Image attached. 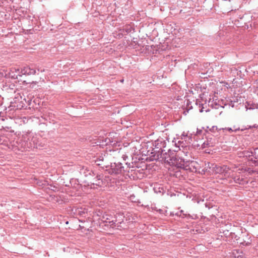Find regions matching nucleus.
Masks as SVG:
<instances>
[{
    "mask_svg": "<svg viewBox=\"0 0 258 258\" xmlns=\"http://www.w3.org/2000/svg\"><path fill=\"white\" fill-rule=\"evenodd\" d=\"M221 130H224V128H221ZM224 130H228V131H229L230 133L231 132H236L237 131H239V128H235L234 130H232L231 128L230 127H228V128H224Z\"/></svg>",
    "mask_w": 258,
    "mask_h": 258,
    "instance_id": "nucleus-27",
    "label": "nucleus"
},
{
    "mask_svg": "<svg viewBox=\"0 0 258 258\" xmlns=\"http://www.w3.org/2000/svg\"><path fill=\"white\" fill-rule=\"evenodd\" d=\"M207 128L209 129L208 132L211 134H214L213 135L218 134L219 131L221 130V128L218 129L217 126H212L211 127L208 126Z\"/></svg>",
    "mask_w": 258,
    "mask_h": 258,
    "instance_id": "nucleus-18",
    "label": "nucleus"
},
{
    "mask_svg": "<svg viewBox=\"0 0 258 258\" xmlns=\"http://www.w3.org/2000/svg\"><path fill=\"white\" fill-rule=\"evenodd\" d=\"M201 105L202 106V108L200 109V112H202L204 111V110H203V109L204 108V107L203 106L204 104H199V107H200Z\"/></svg>",
    "mask_w": 258,
    "mask_h": 258,
    "instance_id": "nucleus-29",
    "label": "nucleus"
},
{
    "mask_svg": "<svg viewBox=\"0 0 258 258\" xmlns=\"http://www.w3.org/2000/svg\"><path fill=\"white\" fill-rule=\"evenodd\" d=\"M79 172L81 174L84 175L85 177H87L89 175L95 176L96 173L92 170H90L87 167L81 166L80 167Z\"/></svg>",
    "mask_w": 258,
    "mask_h": 258,
    "instance_id": "nucleus-7",
    "label": "nucleus"
},
{
    "mask_svg": "<svg viewBox=\"0 0 258 258\" xmlns=\"http://www.w3.org/2000/svg\"><path fill=\"white\" fill-rule=\"evenodd\" d=\"M253 163L258 164V148L254 149V160Z\"/></svg>",
    "mask_w": 258,
    "mask_h": 258,
    "instance_id": "nucleus-19",
    "label": "nucleus"
},
{
    "mask_svg": "<svg viewBox=\"0 0 258 258\" xmlns=\"http://www.w3.org/2000/svg\"><path fill=\"white\" fill-rule=\"evenodd\" d=\"M33 98V96L32 95H30V96L29 95H27V98H24V100L27 104L28 105H30Z\"/></svg>",
    "mask_w": 258,
    "mask_h": 258,
    "instance_id": "nucleus-20",
    "label": "nucleus"
},
{
    "mask_svg": "<svg viewBox=\"0 0 258 258\" xmlns=\"http://www.w3.org/2000/svg\"><path fill=\"white\" fill-rule=\"evenodd\" d=\"M179 212L180 214L181 215L182 213L183 212V211L181 210V211H179Z\"/></svg>",
    "mask_w": 258,
    "mask_h": 258,
    "instance_id": "nucleus-34",
    "label": "nucleus"
},
{
    "mask_svg": "<svg viewBox=\"0 0 258 258\" xmlns=\"http://www.w3.org/2000/svg\"><path fill=\"white\" fill-rule=\"evenodd\" d=\"M253 127H258V125H257V126H256V125H253Z\"/></svg>",
    "mask_w": 258,
    "mask_h": 258,
    "instance_id": "nucleus-36",
    "label": "nucleus"
},
{
    "mask_svg": "<svg viewBox=\"0 0 258 258\" xmlns=\"http://www.w3.org/2000/svg\"><path fill=\"white\" fill-rule=\"evenodd\" d=\"M146 36L148 37L147 33H146Z\"/></svg>",
    "mask_w": 258,
    "mask_h": 258,
    "instance_id": "nucleus-38",
    "label": "nucleus"
},
{
    "mask_svg": "<svg viewBox=\"0 0 258 258\" xmlns=\"http://www.w3.org/2000/svg\"><path fill=\"white\" fill-rule=\"evenodd\" d=\"M21 73L25 75H34L36 73V71L29 66H26L21 69Z\"/></svg>",
    "mask_w": 258,
    "mask_h": 258,
    "instance_id": "nucleus-8",
    "label": "nucleus"
},
{
    "mask_svg": "<svg viewBox=\"0 0 258 258\" xmlns=\"http://www.w3.org/2000/svg\"><path fill=\"white\" fill-rule=\"evenodd\" d=\"M243 156H245L248 158V160L251 161L253 162L254 160V151H244L243 152Z\"/></svg>",
    "mask_w": 258,
    "mask_h": 258,
    "instance_id": "nucleus-14",
    "label": "nucleus"
},
{
    "mask_svg": "<svg viewBox=\"0 0 258 258\" xmlns=\"http://www.w3.org/2000/svg\"><path fill=\"white\" fill-rule=\"evenodd\" d=\"M32 83H34L35 84H36L37 83V82H33Z\"/></svg>",
    "mask_w": 258,
    "mask_h": 258,
    "instance_id": "nucleus-37",
    "label": "nucleus"
},
{
    "mask_svg": "<svg viewBox=\"0 0 258 258\" xmlns=\"http://www.w3.org/2000/svg\"><path fill=\"white\" fill-rule=\"evenodd\" d=\"M114 219V218L112 215L107 214H104L102 217L101 220L103 223H108L107 226L113 227L116 222V220H115ZM105 225H107V224Z\"/></svg>",
    "mask_w": 258,
    "mask_h": 258,
    "instance_id": "nucleus-6",
    "label": "nucleus"
},
{
    "mask_svg": "<svg viewBox=\"0 0 258 258\" xmlns=\"http://www.w3.org/2000/svg\"><path fill=\"white\" fill-rule=\"evenodd\" d=\"M223 233L224 234V235L225 236V237H227V235L229 234V231L228 230L224 231Z\"/></svg>",
    "mask_w": 258,
    "mask_h": 258,
    "instance_id": "nucleus-30",
    "label": "nucleus"
},
{
    "mask_svg": "<svg viewBox=\"0 0 258 258\" xmlns=\"http://www.w3.org/2000/svg\"><path fill=\"white\" fill-rule=\"evenodd\" d=\"M234 181L238 184H241L243 181V179L240 178L239 176H235L233 177Z\"/></svg>",
    "mask_w": 258,
    "mask_h": 258,
    "instance_id": "nucleus-21",
    "label": "nucleus"
},
{
    "mask_svg": "<svg viewBox=\"0 0 258 258\" xmlns=\"http://www.w3.org/2000/svg\"><path fill=\"white\" fill-rule=\"evenodd\" d=\"M165 141H161L159 147H157L159 143L156 145V148L159 149V150L153 155L154 159L163 162L171 166L173 170H177L176 172L180 171V169H183L185 162V159L180 157L179 154L170 149H168V152H166L165 149H162V147H165Z\"/></svg>",
    "mask_w": 258,
    "mask_h": 258,
    "instance_id": "nucleus-1",
    "label": "nucleus"
},
{
    "mask_svg": "<svg viewBox=\"0 0 258 258\" xmlns=\"http://www.w3.org/2000/svg\"><path fill=\"white\" fill-rule=\"evenodd\" d=\"M36 140V138H34L31 133H27L22 136L19 143V146L22 151L28 150L35 147Z\"/></svg>",
    "mask_w": 258,
    "mask_h": 258,
    "instance_id": "nucleus-2",
    "label": "nucleus"
},
{
    "mask_svg": "<svg viewBox=\"0 0 258 258\" xmlns=\"http://www.w3.org/2000/svg\"><path fill=\"white\" fill-rule=\"evenodd\" d=\"M95 160L97 162H104V153L98 156Z\"/></svg>",
    "mask_w": 258,
    "mask_h": 258,
    "instance_id": "nucleus-22",
    "label": "nucleus"
},
{
    "mask_svg": "<svg viewBox=\"0 0 258 258\" xmlns=\"http://www.w3.org/2000/svg\"><path fill=\"white\" fill-rule=\"evenodd\" d=\"M146 38H144V36H143L142 37L140 38H138L137 37H133L131 41L133 42V43H134L135 45L138 44V45H141L144 42V39H145Z\"/></svg>",
    "mask_w": 258,
    "mask_h": 258,
    "instance_id": "nucleus-16",
    "label": "nucleus"
},
{
    "mask_svg": "<svg viewBox=\"0 0 258 258\" xmlns=\"http://www.w3.org/2000/svg\"><path fill=\"white\" fill-rule=\"evenodd\" d=\"M108 173L110 174L117 175L121 174L122 171H124V167L120 162L117 163H111L108 168L106 169Z\"/></svg>",
    "mask_w": 258,
    "mask_h": 258,
    "instance_id": "nucleus-4",
    "label": "nucleus"
},
{
    "mask_svg": "<svg viewBox=\"0 0 258 258\" xmlns=\"http://www.w3.org/2000/svg\"><path fill=\"white\" fill-rule=\"evenodd\" d=\"M167 31H169V32L172 33L173 31L176 30V29L174 28L173 29V27H171V25H168L166 28Z\"/></svg>",
    "mask_w": 258,
    "mask_h": 258,
    "instance_id": "nucleus-26",
    "label": "nucleus"
},
{
    "mask_svg": "<svg viewBox=\"0 0 258 258\" xmlns=\"http://www.w3.org/2000/svg\"><path fill=\"white\" fill-rule=\"evenodd\" d=\"M229 168L227 167L226 166H217L216 164V167H214L213 169V171L212 172H215L216 174H221L223 173L225 171L228 169Z\"/></svg>",
    "mask_w": 258,
    "mask_h": 258,
    "instance_id": "nucleus-12",
    "label": "nucleus"
},
{
    "mask_svg": "<svg viewBox=\"0 0 258 258\" xmlns=\"http://www.w3.org/2000/svg\"><path fill=\"white\" fill-rule=\"evenodd\" d=\"M132 31H135L133 25L130 24L125 28L126 32H131Z\"/></svg>",
    "mask_w": 258,
    "mask_h": 258,
    "instance_id": "nucleus-24",
    "label": "nucleus"
},
{
    "mask_svg": "<svg viewBox=\"0 0 258 258\" xmlns=\"http://www.w3.org/2000/svg\"><path fill=\"white\" fill-rule=\"evenodd\" d=\"M214 167H216V164L214 163H211L210 162H207L205 163V164L204 169L207 172H212L213 171Z\"/></svg>",
    "mask_w": 258,
    "mask_h": 258,
    "instance_id": "nucleus-15",
    "label": "nucleus"
},
{
    "mask_svg": "<svg viewBox=\"0 0 258 258\" xmlns=\"http://www.w3.org/2000/svg\"><path fill=\"white\" fill-rule=\"evenodd\" d=\"M202 130H198L197 134H201L202 133Z\"/></svg>",
    "mask_w": 258,
    "mask_h": 258,
    "instance_id": "nucleus-33",
    "label": "nucleus"
},
{
    "mask_svg": "<svg viewBox=\"0 0 258 258\" xmlns=\"http://www.w3.org/2000/svg\"><path fill=\"white\" fill-rule=\"evenodd\" d=\"M240 98H241V97H239V99H240ZM239 100V101H241V100Z\"/></svg>",
    "mask_w": 258,
    "mask_h": 258,
    "instance_id": "nucleus-40",
    "label": "nucleus"
},
{
    "mask_svg": "<svg viewBox=\"0 0 258 258\" xmlns=\"http://www.w3.org/2000/svg\"><path fill=\"white\" fill-rule=\"evenodd\" d=\"M175 215H176V216H179V217H181V214H180V213H179V212H177V213L175 214Z\"/></svg>",
    "mask_w": 258,
    "mask_h": 258,
    "instance_id": "nucleus-31",
    "label": "nucleus"
},
{
    "mask_svg": "<svg viewBox=\"0 0 258 258\" xmlns=\"http://www.w3.org/2000/svg\"><path fill=\"white\" fill-rule=\"evenodd\" d=\"M183 216H184V214H183ZM182 218L184 217V216H181Z\"/></svg>",
    "mask_w": 258,
    "mask_h": 258,
    "instance_id": "nucleus-39",
    "label": "nucleus"
},
{
    "mask_svg": "<svg viewBox=\"0 0 258 258\" xmlns=\"http://www.w3.org/2000/svg\"><path fill=\"white\" fill-rule=\"evenodd\" d=\"M192 109V106L191 105V102L189 100H187L186 103V107L185 110L183 111V114L186 115L187 113L188 112L189 110Z\"/></svg>",
    "mask_w": 258,
    "mask_h": 258,
    "instance_id": "nucleus-17",
    "label": "nucleus"
},
{
    "mask_svg": "<svg viewBox=\"0 0 258 258\" xmlns=\"http://www.w3.org/2000/svg\"><path fill=\"white\" fill-rule=\"evenodd\" d=\"M239 99L238 97H234L233 98V100H232L230 101V105L232 106V107H234L235 105V103H237L239 101Z\"/></svg>",
    "mask_w": 258,
    "mask_h": 258,
    "instance_id": "nucleus-23",
    "label": "nucleus"
},
{
    "mask_svg": "<svg viewBox=\"0 0 258 258\" xmlns=\"http://www.w3.org/2000/svg\"><path fill=\"white\" fill-rule=\"evenodd\" d=\"M247 105H245V107L247 108H248L249 109H254V107H252V106H249V107H248L249 105V102H247Z\"/></svg>",
    "mask_w": 258,
    "mask_h": 258,
    "instance_id": "nucleus-28",
    "label": "nucleus"
},
{
    "mask_svg": "<svg viewBox=\"0 0 258 258\" xmlns=\"http://www.w3.org/2000/svg\"><path fill=\"white\" fill-rule=\"evenodd\" d=\"M218 136L219 134L213 135V134H211L209 132H207V134L206 135V140L202 144V148L204 149L214 147L219 143Z\"/></svg>",
    "mask_w": 258,
    "mask_h": 258,
    "instance_id": "nucleus-3",
    "label": "nucleus"
},
{
    "mask_svg": "<svg viewBox=\"0 0 258 258\" xmlns=\"http://www.w3.org/2000/svg\"><path fill=\"white\" fill-rule=\"evenodd\" d=\"M200 166L196 161L186 160L184 163L183 169L190 172H197Z\"/></svg>",
    "mask_w": 258,
    "mask_h": 258,
    "instance_id": "nucleus-5",
    "label": "nucleus"
},
{
    "mask_svg": "<svg viewBox=\"0 0 258 258\" xmlns=\"http://www.w3.org/2000/svg\"><path fill=\"white\" fill-rule=\"evenodd\" d=\"M209 106H211L212 108L216 109H219V107H223L217 102V99L214 100L213 98L210 99L209 101Z\"/></svg>",
    "mask_w": 258,
    "mask_h": 258,
    "instance_id": "nucleus-13",
    "label": "nucleus"
},
{
    "mask_svg": "<svg viewBox=\"0 0 258 258\" xmlns=\"http://www.w3.org/2000/svg\"><path fill=\"white\" fill-rule=\"evenodd\" d=\"M249 241H246L245 240H243V241H240V243L245 246H248L251 244V240L250 239V238H248Z\"/></svg>",
    "mask_w": 258,
    "mask_h": 258,
    "instance_id": "nucleus-25",
    "label": "nucleus"
},
{
    "mask_svg": "<svg viewBox=\"0 0 258 258\" xmlns=\"http://www.w3.org/2000/svg\"><path fill=\"white\" fill-rule=\"evenodd\" d=\"M72 212L75 216H84L87 213V211L82 208H75L72 210Z\"/></svg>",
    "mask_w": 258,
    "mask_h": 258,
    "instance_id": "nucleus-10",
    "label": "nucleus"
},
{
    "mask_svg": "<svg viewBox=\"0 0 258 258\" xmlns=\"http://www.w3.org/2000/svg\"><path fill=\"white\" fill-rule=\"evenodd\" d=\"M96 177L95 178L94 182H92L93 185H96L99 186H101L103 184V181L102 180V178L103 177V175L100 174H96Z\"/></svg>",
    "mask_w": 258,
    "mask_h": 258,
    "instance_id": "nucleus-11",
    "label": "nucleus"
},
{
    "mask_svg": "<svg viewBox=\"0 0 258 258\" xmlns=\"http://www.w3.org/2000/svg\"><path fill=\"white\" fill-rule=\"evenodd\" d=\"M118 35L119 36V37H120L121 36H123V34L122 33H118Z\"/></svg>",
    "mask_w": 258,
    "mask_h": 258,
    "instance_id": "nucleus-32",
    "label": "nucleus"
},
{
    "mask_svg": "<svg viewBox=\"0 0 258 258\" xmlns=\"http://www.w3.org/2000/svg\"><path fill=\"white\" fill-rule=\"evenodd\" d=\"M196 104L197 105H198V100H196Z\"/></svg>",
    "mask_w": 258,
    "mask_h": 258,
    "instance_id": "nucleus-35",
    "label": "nucleus"
},
{
    "mask_svg": "<svg viewBox=\"0 0 258 258\" xmlns=\"http://www.w3.org/2000/svg\"><path fill=\"white\" fill-rule=\"evenodd\" d=\"M108 154L106 153H104V162H97L94 160L95 163L98 166H101L102 167H105L106 169L109 167V165L108 162Z\"/></svg>",
    "mask_w": 258,
    "mask_h": 258,
    "instance_id": "nucleus-9",
    "label": "nucleus"
}]
</instances>
